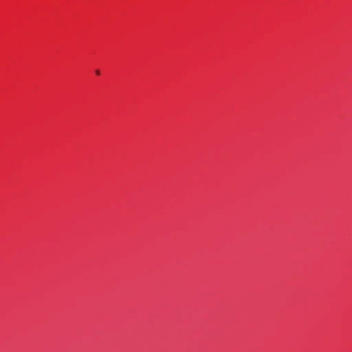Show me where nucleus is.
Listing matches in <instances>:
<instances>
[{
	"label": "nucleus",
	"mask_w": 352,
	"mask_h": 352,
	"mask_svg": "<svg viewBox=\"0 0 352 352\" xmlns=\"http://www.w3.org/2000/svg\"><path fill=\"white\" fill-rule=\"evenodd\" d=\"M96 74L97 75H100V71H99V70H96Z\"/></svg>",
	"instance_id": "nucleus-1"
}]
</instances>
